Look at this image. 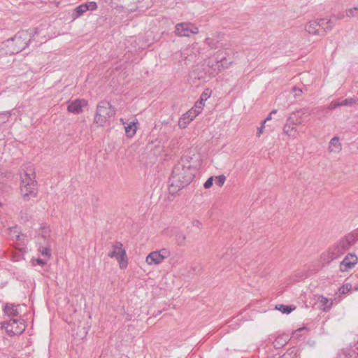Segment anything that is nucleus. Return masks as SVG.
Listing matches in <instances>:
<instances>
[{"label":"nucleus","mask_w":358,"mask_h":358,"mask_svg":"<svg viewBox=\"0 0 358 358\" xmlns=\"http://www.w3.org/2000/svg\"><path fill=\"white\" fill-rule=\"evenodd\" d=\"M33 32L29 30L18 31L13 37L7 39L4 43L7 48V53L15 55L24 50L31 42Z\"/></svg>","instance_id":"6"},{"label":"nucleus","mask_w":358,"mask_h":358,"mask_svg":"<svg viewBox=\"0 0 358 358\" xmlns=\"http://www.w3.org/2000/svg\"><path fill=\"white\" fill-rule=\"evenodd\" d=\"M326 23L328 24V26L326 28H324V30H320L318 28L319 24L316 23V20H311L308 23L305 29L309 34L324 36L327 33L331 31L334 26V23L331 20H328Z\"/></svg>","instance_id":"12"},{"label":"nucleus","mask_w":358,"mask_h":358,"mask_svg":"<svg viewBox=\"0 0 358 358\" xmlns=\"http://www.w3.org/2000/svg\"><path fill=\"white\" fill-rule=\"evenodd\" d=\"M357 241L358 228L335 243L332 247L329 249L327 252L323 253L321 256L322 260L325 263L329 264L334 259L339 258Z\"/></svg>","instance_id":"2"},{"label":"nucleus","mask_w":358,"mask_h":358,"mask_svg":"<svg viewBox=\"0 0 358 358\" xmlns=\"http://www.w3.org/2000/svg\"><path fill=\"white\" fill-rule=\"evenodd\" d=\"M35 178L34 168L31 164H27L22 167L20 170L21 192L25 201H29L31 197H36L37 195V182Z\"/></svg>","instance_id":"5"},{"label":"nucleus","mask_w":358,"mask_h":358,"mask_svg":"<svg viewBox=\"0 0 358 358\" xmlns=\"http://www.w3.org/2000/svg\"><path fill=\"white\" fill-rule=\"evenodd\" d=\"M211 93H212V91L207 88L201 94V96H200V99H201V101H206L211 95Z\"/></svg>","instance_id":"32"},{"label":"nucleus","mask_w":358,"mask_h":358,"mask_svg":"<svg viewBox=\"0 0 358 358\" xmlns=\"http://www.w3.org/2000/svg\"><path fill=\"white\" fill-rule=\"evenodd\" d=\"M357 241L358 228L335 243L332 247L329 249L327 252L323 253L321 256L322 260L325 263L329 264L334 259L339 258Z\"/></svg>","instance_id":"4"},{"label":"nucleus","mask_w":358,"mask_h":358,"mask_svg":"<svg viewBox=\"0 0 358 358\" xmlns=\"http://www.w3.org/2000/svg\"><path fill=\"white\" fill-rule=\"evenodd\" d=\"M194 168L189 162H178L173 170L169 178V190L170 194H175L182 188L187 187L194 178Z\"/></svg>","instance_id":"1"},{"label":"nucleus","mask_w":358,"mask_h":358,"mask_svg":"<svg viewBox=\"0 0 358 358\" xmlns=\"http://www.w3.org/2000/svg\"><path fill=\"white\" fill-rule=\"evenodd\" d=\"M231 256L230 255L229 253L228 252H226V254H224L222 257H221V261H222L223 262H224L226 260H228L229 258H231Z\"/></svg>","instance_id":"44"},{"label":"nucleus","mask_w":358,"mask_h":358,"mask_svg":"<svg viewBox=\"0 0 358 358\" xmlns=\"http://www.w3.org/2000/svg\"><path fill=\"white\" fill-rule=\"evenodd\" d=\"M317 302L320 304V308L324 312H328L333 305V300L331 299H328L323 296H320L317 298Z\"/></svg>","instance_id":"17"},{"label":"nucleus","mask_w":358,"mask_h":358,"mask_svg":"<svg viewBox=\"0 0 358 358\" xmlns=\"http://www.w3.org/2000/svg\"><path fill=\"white\" fill-rule=\"evenodd\" d=\"M116 110L110 102L107 101H100L96 107L94 115V122L99 126L103 127L106 122L115 115Z\"/></svg>","instance_id":"7"},{"label":"nucleus","mask_w":358,"mask_h":358,"mask_svg":"<svg viewBox=\"0 0 358 358\" xmlns=\"http://www.w3.org/2000/svg\"><path fill=\"white\" fill-rule=\"evenodd\" d=\"M185 239L186 236L184 233L179 231L176 234V241L178 245H183L185 244Z\"/></svg>","instance_id":"28"},{"label":"nucleus","mask_w":358,"mask_h":358,"mask_svg":"<svg viewBox=\"0 0 358 358\" xmlns=\"http://www.w3.org/2000/svg\"><path fill=\"white\" fill-rule=\"evenodd\" d=\"M306 112V109L305 108L293 112L288 117L283 127V133L289 137H295L297 131L294 126L301 124L303 122L301 116H300V113L303 115Z\"/></svg>","instance_id":"8"},{"label":"nucleus","mask_w":358,"mask_h":358,"mask_svg":"<svg viewBox=\"0 0 358 358\" xmlns=\"http://www.w3.org/2000/svg\"><path fill=\"white\" fill-rule=\"evenodd\" d=\"M339 358H358V353L352 349L343 350Z\"/></svg>","instance_id":"23"},{"label":"nucleus","mask_w":358,"mask_h":358,"mask_svg":"<svg viewBox=\"0 0 358 358\" xmlns=\"http://www.w3.org/2000/svg\"><path fill=\"white\" fill-rule=\"evenodd\" d=\"M86 11H87V10H86L85 4L84 3L80 4V5L78 6L77 7H76L75 9L73 10V13H72V17L73 19H76V18L80 17L81 15H83Z\"/></svg>","instance_id":"21"},{"label":"nucleus","mask_w":358,"mask_h":358,"mask_svg":"<svg viewBox=\"0 0 358 358\" xmlns=\"http://www.w3.org/2000/svg\"><path fill=\"white\" fill-rule=\"evenodd\" d=\"M353 103H355V100L354 99H352V98H348V99H345L342 100V101H340L341 106H351Z\"/></svg>","instance_id":"36"},{"label":"nucleus","mask_w":358,"mask_h":358,"mask_svg":"<svg viewBox=\"0 0 358 358\" xmlns=\"http://www.w3.org/2000/svg\"><path fill=\"white\" fill-rule=\"evenodd\" d=\"M330 151H336L341 150V143H339V138L334 136L329 142Z\"/></svg>","instance_id":"24"},{"label":"nucleus","mask_w":358,"mask_h":358,"mask_svg":"<svg viewBox=\"0 0 358 358\" xmlns=\"http://www.w3.org/2000/svg\"><path fill=\"white\" fill-rule=\"evenodd\" d=\"M203 103H204V101H201V99H200L199 101H196V103H195L196 108H198L199 110H202L203 107L204 106Z\"/></svg>","instance_id":"43"},{"label":"nucleus","mask_w":358,"mask_h":358,"mask_svg":"<svg viewBox=\"0 0 358 358\" xmlns=\"http://www.w3.org/2000/svg\"><path fill=\"white\" fill-rule=\"evenodd\" d=\"M162 313V310H158L157 313H153V316L157 317Z\"/></svg>","instance_id":"49"},{"label":"nucleus","mask_w":358,"mask_h":358,"mask_svg":"<svg viewBox=\"0 0 358 358\" xmlns=\"http://www.w3.org/2000/svg\"><path fill=\"white\" fill-rule=\"evenodd\" d=\"M206 43L212 49H215V48H217V45L216 44L217 43V41H215L214 39L211 38H206Z\"/></svg>","instance_id":"35"},{"label":"nucleus","mask_w":358,"mask_h":358,"mask_svg":"<svg viewBox=\"0 0 358 358\" xmlns=\"http://www.w3.org/2000/svg\"><path fill=\"white\" fill-rule=\"evenodd\" d=\"M357 12H358V7H357Z\"/></svg>","instance_id":"54"},{"label":"nucleus","mask_w":358,"mask_h":358,"mask_svg":"<svg viewBox=\"0 0 358 358\" xmlns=\"http://www.w3.org/2000/svg\"><path fill=\"white\" fill-rule=\"evenodd\" d=\"M289 341V336L288 334H282L275 338L273 342V347L276 349L281 348L285 346Z\"/></svg>","instance_id":"19"},{"label":"nucleus","mask_w":358,"mask_h":358,"mask_svg":"<svg viewBox=\"0 0 358 358\" xmlns=\"http://www.w3.org/2000/svg\"><path fill=\"white\" fill-rule=\"evenodd\" d=\"M225 180L226 177L224 175H220L215 178V184L219 187H222L224 185Z\"/></svg>","instance_id":"34"},{"label":"nucleus","mask_w":358,"mask_h":358,"mask_svg":"<svg viewBox=\"0 0 358 358\" xmlns=\"http://www.w3.org/2000/svg\"><path fill=\"white\" fill-rule=\"evenodd\" d=\"M113 250L110 252L108 255L110 258H116L119 262L120 268L123 269L127 266L128 262L127 258L126 250L123 248V245L121 242H115L113 246Z\"/></svg>","instance_id":"9"},{"label":"nucleus","mask_w":358,"mask_h":358,"mask_svg":"<svg viewBox=\"0 0 358 358\" xmlns=\"http://www.w3.org/2000/svg\"><path fill=\"white\" fill-rule=\"evenodd\" d=\"M41 255L43 256L46 257L47 258H50L51 256V250H50V245L48 243H46L45 246L43 248V249L41 250Z\"/></svg>","instance_id":"29"},{"label":"nucleus","mask_w":358,"mask_h":358,"mask_svg":"<svg viewBox=\"0 0 358 358\" xmlns=\"http://www.w3.org/2000/svg\"><path fill=\"white\" fill-rule=\"evenodd\" d=\"M357 241L358 228L335 243L332 247L329 249L327 252L323 253L321 256L322 260L325 263L329 264L334 259L339 258Z\"/></svg>","instance_id":"3"},{"label":"nucleus","mask_w":358,"mask_h":358,"mask_svg":"<svg viewBox=\"0 0 358 358\" xmlns=\"http://www.w3.org/2000/svg\"><path fill=\"white\" fill-rule=\"evenodd\" d=\"M162 257L159 252H152L147 256L146 262L148 264H159L163 261Z\"/></svg>","instance_id":"18"},{"label":"nucleus","mask_w":358,"mask_h":358,"mask_svg":"<svg viewBox=\"0 0 358 358\" xmlns=\"http://www.w3.org/2000/svg\"><path fill=\"white\" fill-rule=\"evenodd\" d=\"M338 106H341L340 101H331L330 103V104L329 105L328 108L330 110H334V109L336 108Z\"/></svg>","instance_id":"39"},{"label":"nucleus","mask_w":358,"mask_h":358,"mask_svg":"<svg viewBox=\"0 0 358 358\" xmlns=\"http://www.w3.org/2000/svg\"><path fill=\"white\" fill-rule=\"evenodd\" d=\"M193 76H194V78H198L199 80H200V79L202 78V77L199 76H195V73H194V72L192 73H191V75H190V77H191V78H192V77H193Z\"/></svg>","instance_id":"48"},{"label":"nucleus","mask_w":358,"mask_h":358,"mask_svg":"<svg viewBox=\"0 0 358 358\" xmlns=\"http://www.w3.org/2000/svg\"><path fill=\"white\" fill-rule=\"evenodd\" d=\"M159 252H160V254H161V255H162V260H164L165 258H166L167 257H169V254H170V253H169V252L166 249H165V248H164V249H162V250H159Z\"/></svg>","instance_id":"40"},{"label":"nucleus","mask_w":358,"mask_h":358,"mask_svg":"<svg viewBox=\"0 0 358 358\" xmlns=\"http://www.w3.org/2000/svg\"><path fill=\"white\" fill-rule=\"evenodd\" d=\"M36 262L38 265L41 266H44L45 264H46V262L44 259L40 258L37 259Z\"/></svg>","instance_id":"46"},{"label":"nucleus","mask_w":358,"mask_h":358,"mask_svg":"<svg viewBox=\"0 0 358 358\" xmlns=\"http://www.w3.org/2000/svg\"><path fill=\"white\" fill-rule=\"evenodd\" d=\"M265 121H263L261 124V126L257 128V136L259 137L260 135L263 133V129L264 128Z\"/></svg>","instance_id":"41"},{"label":"nucleus","mask_w":358,"mask_h":358,"mask_svg":"<svg viewBox=\"0 0 358 358\" xmlns=\"http://www.w3.org/2000/svg\"><path fill=\"white\" fill-rule=\"evenodd\" d=\"M137 121H133L127 124V125L124 126L126 136L128 138H132L136 134L137 129Z\"/></svg>","instance_id":"20"},{"label":"nucleus","mask_w":358,"mask_h":358,"mask_svg":"<svg viewBox=\"0 0 358 358\" xmlns=\"http://www.w3.org/2000/svg\"><path fill=\"white\" fill-rule=\"evenodd\" d=\"M297 90V93H299V92H301V90L298 89Z\"/></svg>","instance_id":"52"},{"label":"nucleus","mask_w":358,"mask_h":358,"mask_svg":"<svg viewBox=\"0 0 358 358\" xmlns=\"http://www.w3.org/2000/svg\"><path fill=\"white\" fill-rule=\"evenodd\" d=\"M20 305L6 303L3 308V311L9 317H17L20 315Z\"/></svg>","instance_id":"16"},{"label":"nucleus","mask_w":358,"mask_h":358,"mask_svg":"<svg viewBox=\"0 0 358 358\" xmlns=\"http://www.w3.org/2000/svg\"><path fill=\"white\" fill-rule=\"evenodd\" d=\"M357 7H354L352 8H350L347 10V16L348 17H355L357 14Z\"/></svg>","instance_id":"37"},{"label":"nucleus","mask_w":358,"mask_h":358,"mask_svg":"<svg viewBox=\"0 0 358 358\" xmlns=\"http://www.w3.org/2000/svg\"><path fill=\"white\" fill-rule=\"evenodd\" d=\"M355 290L357 291L358 290V286L357 287H355Z\"/></svg>","instance_id":"51"},{"label":"nucleus","mask_w":358,"mask_h":358,"mask_svg":"<svg viewBox=\"0 0 358 358\" xmlns=\"http://www.w3.org/2000/svg\"><path fill=\"white\" fill-rule=\"evenodd\" d=\"M277 113V110H272V111L268 114V115L267 116V117L264 120V121H265V123H266L267 121H268V120H271V118H272V117H271L272 115H273V114H275V113Z\"/></svg>","instance_id":"45"},{"label":"nucleus","mask_w":358,"mask_h":358,"mask_svg":"<svg viewBox=\"0 0 358 358\" xmlns=\"http://www.w3.org/2000/svg\"><path fill=\"white\" fill-rule=\"evenodd\" d=\"M357 262L358 258L355 254H348L341 262L340 270L343 272L348 271L352 269L357 264Z\"/></svg>","instance_id":"14"},{"label":"nucleus","mask_w":358,"mask_h":358,"mask_svg":"<svg viewBox=\"0 0 358 358\" xmlns=\"http://www.w3.org/2000/svg\"><path fill=\"white\" fill-rule=\"evenodd\" d=\"M84 4L87 10H95L97 9V4L94 1H88Z\"/></svg>","instance_id":"31"},{"label":"nucleus","mask_w":358,"mask_h":358,"mask_svg":"<svg viewBox=\"0 0 358 358\" xmlns=\"http://www.w3.org/2000/svg\"><path fill=\"white\" fill-rule=\"evenodd\" d=\"M87 106V101L85 99H77L68 102L67 110L73 114H80L83 113V108Z\"/></svg>","instance_id":"13"},{"label":"nucleus","mask_w":358,"mask_h":358,"mask_svg":"<svg viewBox=\"0 0 358 358\" xmlns=\"http://www.w3.org/2000/svg\"><path fill=\"white\" fill-rule=\"evenodd\" d=\"M10 237L13 240L19 241L20 238V236L19 234L18 230L17 227L10 229Z\"/></svg>","instance_id":"30"},{"label":"nucleus","mask_w":358,"mask_h":358,"mask_svg":"<svg viewBox=\"0 0 358 358\" xmlns=\"http://www.w3.org/2000/svg\"><path fill=\"white\" fill-rule=\"evenodd\" d=\"M1 326L10 336L20 335L25 330L24 322L15 318L1 322Z\"/></svg>","instance_id":"10"},{"label":"nucleus","mask_w":358,"mask_h":358,"mask_svg":"<svg viewBox=\"0 0 358 358\" xmlns=\"http://www.w3.org/2000/svg\"><path fill=\"white\" fill-rule=\"evenodd\" d=\"M193 224H194V226H196L197 227H200L201 226V223L198 220L194 221L193 222Z\"/></svg>","instance_id":"47"},{"label":"nucleus","mask_w":358,"mask_h":358,"mask_svg":"<svg viewBox=\"0 0 358 358\" xmlns=\"http://www.w3.org/2000/svg\"><path fill=\"white\" fill-rule=\"evenodd\" d=\"M352 289V285L350 283H345L343 286H341L338 291V294L341 296V294H345L348 293L350 290Z\"/></svg>","instance_id":"27"},{"label":"nucleus","mask_w":358,"mask_h":358,"mask_svg":"<svg viewBox=\"0 0 358 358\" xmlns=\"http://www.w3.org/2000/svg\"><path fill=\"white\" fill-rule=\"evenodd\" d=\"M174 32L180 37H189L192 34H197L199 28L189 22H180L176 25Z\"/></svg>","instance_id":"11"},{"label":"nucleus","mask_w":358,"mask_h":358,"mask_svg":"<svg viewBox=\"0 0 358 358\" xmlns=\"http://www.w3.org/2000/svg\"><path fill=\"white\" fill-rule=\"evenodd\" d=\"M34 33V34H39L38 28H35Z\"/></svg>","instance_id":"50"},{"label":"nucleus","mask_w":358,"mask_h":358,"mask_svg":"<svg viewBox=\"0 0 358 358\" xmlns=\"http://www.w3.org/2000/svg\"><path fill=\"white\" fill-rule=\"evenodd\" d=\"M193 113L190 110H188L187 113L183 114L182 117L180 118L178 121V125L180 128L185 129L187 127V125L194 119L195 115L192 114Z\"/></svg>","instance_id":"15"},{"label":"nucleus","mask_w":358,"mask_h":358,"mask_svg":"<svg viewBox=\"0 0 358 358\" xmlns=\"http://www.w3.org/2000/svg\"><path fill=\"white\" fill-rule=\"evenodd\" d=\"M213 177L211 176L207 179V180L204 182L203 187L205 189H209L213 186Z\"/></svg>","instance_id":"38"},{"label":"nucleus","mask_w":358,"mask_h":358,"mask_svg":"<svg viewBox=\"0 0 358 358\" xmlns=\"http://www.w3.org/2000/svg\"><path fill=\"white\" fill-rule=\"evenodd\" d=\"M189 110L194 113L192 114L195 115V117L201 113V110H199L198 108H196V105H194V107H192Z\"/></svg>","instance_id":"42"},{"label":"nucleus","mask_w":358,"mask_h":358,"mask_svg":"<svg viewBox=\"0 0 358 358\" xmlns=\"http://www.w3.org/2000/svg\"><path fill=\"white\" fill-rule=\"evenodd\" d=\"M31 217V210L29 208H26L20 212V219L24 222L29 221Z\"/></svg>","instance_id":"26"},{"label":"nucleus","mask_w":358,"mask_h":358,"mask_svg":"<svg viewBox=\"0 0 358 358\" xmlns=\"http://www.w3.org/2000/svg\"><path fill=\"white\" fill-rule=\"evenodd\" d=\"M297 90V93H299V92H301V90L298 89Z\"/></svg>","instance_id":"53"},{"label":"nucleus","mask_w":358,"mask_h":358,"mask_svg":"<svg viewBox=\"0 0 358 358\" xmlns=\"http://www.w3.org/2000/svg\"><path fill=\"white\" fill-rule=\"evenodd\" d=\"M275 308L284 314H289L295 309V307L292 305L279 304L275 306Z\"/></svg>","instance_id":"25"},{"label":"nucleus","mask_w":358,"mask_h":358,"mask_svg":"<svg viewBox=\"0 0 358 358\" xmlns=\"http://www.w3.org/2000/svg\"><path fill=\"white\" fill-rule=\"evenodd\" d=\"M315 20L316 23L319 24L318 27L320 28V30H324V28H326L328 26V24L326 23V22H327L328 20H327L324 18H320Z\"/></svg>","instance_id":"33"},{"label":"nucleus","mask_w":358,"mask_h":358,"mask_svg":"<svg viewBox=\"0 0 358 358\" xmlns=\"http://www.w3.org/2000/svg\"><path fill=\"white\" fill-rule=\"evenodd\" d=\"M38 235L45 241H48L50 237V229L48 226H41L38 231Z\"/></svg>","instance_id":"22"}]
</instances>
